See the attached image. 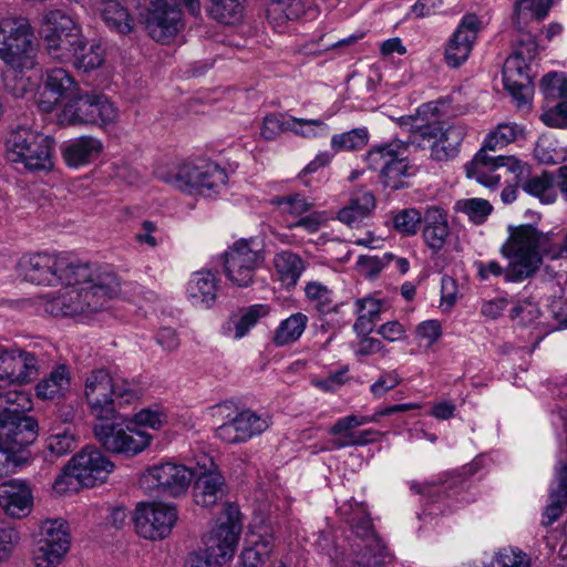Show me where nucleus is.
I'll return each mask as SVG.
<instances>
[{
  "label": "nucleus",
  "instance_id": "e433bc0d",
  "mask_svg": "<svg viewBox=\"0 0 567 567\" xmlns=\"http://www.w3.org/2000/svg\"><path fill=\"white\" fill-rule=\"evenodd\" d=\"M355 306L358 319L353 324V330L358 336H368L380 320L381 303L373 298H362L355 301Z\"/></svg>",
  "mask_w": 567,
  "mask_h": 567
},
{
  "label": "nucleus",
  "instance_id": "a211bd4d",
  "mask_svg": "<svg viewBox=\"0 0 567 567\" xmlns=\"http://www.w3.org/2000/svg\"><path fill=\"white\" fill-rule=\"evenodd\" d=\"M148 35L161 43H169L184 28L183 12L177 0H152L145 18Z\"/></svg>",
  "mask_w": 567,
  "mask_h": 567
},
{
  "label": "nucleus",
  "instance_id": "de8ad7c7",
  "mask_svg": "<svg viewBox=\"0 0 567 567\" xmlns=\"http://www.w3.org/2000/svg\"><path fill=\"white\" fill-rule=\"evenodd\" d=\"M369 143V131L367 127H357L348 132L334 134L330 145L336 152H351L362 150Z\"/></svg>",
  "mask_w": 567,
  "mask_h": 567
},
{
  "label": "nucleus",
  "instance_id": "20e7f679",
  "mask_svg": "<svg viewBox=\"0 0 567 567\" xmlns=\"http://www.w3.org/2000/svg\"><path fill=\"white\" fill-rule=\"evenodd\" d=\"M18 270L25 281L43 286L73 284L90 278V266L80 264L66 254L39 252L22 257Z\"/></svg>",
  "mask_w": 567,
  "mask_h": 567
},
{
  "label": "nucleus",
  "instance_id": "412c9836",
  "mask_svg": "<svg viewBox=\"0 0 567 567\" xmlns=\"http://www.w3.org/2000/svg\"><path fill=\"white\" fill-rule=\"evenodd\" d=\"M483 25L476 13L463 16L445 47L444 60L449 66L456 69L468 59Z\"/></svg>",
  "mask_w": 567,
  "mask_h": 567
},
{
  "label": "nucleus",
  "instance_id": "2eb2a0df",
  "mask_svg": "<svg viewBox=\"0 0 567 567\" xmlns=\"http://www.w3.org/2000/svg\"><path fill=\"white\" fill-rule=\"evenodd\" d=\"M536 51L535 41L528 39L527 44L511 54L503 66L504 86L519 105L528 102L533 79L528 63L535 58Z\"/></svg>",
  "mask_w": 567,
  "mask_h": 567
},
{
  "label": "nucleus",
  "instance_id": "72a5a7b5",
  "mask_svg": "<svg viewBox=\"0 0 567 567\" xmlns=\"http://www.w3.org/2000/svg\"><path fill=\"white\" fill-rule=\"evenodd\" d=\"M406 147H401L399 154L393 156V161L386 162L385 167L380 173V181L384 188L398 190L408 187L404 178L412 175L411 166L404 156Z\"/></svg>",
  "mask_w": 567,
  "mask_h": 567
},
{
  "label": "nucleus",
  "instance_id": "052dcab7",
  "mask_svg": "<svg viewBox=\"0 0 567 567\" xmlns=\"http://www.w3.org/2000/svg\"><path fill=\"white\" fill-rule=\"evenodd\" d=\"M540 89L547 100L567 99V74L547 73L540 80Z\"/></svg>",
  "mask_w": 567,
  "mask_h": 567
},
{
  "label": "nucleus",
  "instance_id": "cd10ccee",
  "mask_svg": "<svg viewBox=\"0 0 567 567\" xmlns=\"http://www.w3.org/2000/svg\"><path fill=\"white\" fill-rule=\"evenodd\" d=\"M218 280L209 270L193 272L187 286L186 295L194 306H200L206 309L212 308L217 299Z\"/></svg>",
  "mask_w": 567,
  "mask_h": 567
},
{
  "label": "nucleus",
  "instance_id": "e2e57ef3",
  "mask_svg": "<svg viewBox=\"0 0 567 567\" xmlns=\"http://www.w3.org/2000/svg\"><path fill=\"white\" fill-rule=\"evenodd\" d=\"M272 204L285 206L284 210L293 216H301L302 214L309 212L312 207V204L309 203L307 198L300 194L277 196L272 199Z\"/></svg>",
  "mask_w": 567,
  "mask_h": 567
},
{
  "label": "nucleus",
  "instance_id": "9b49d317",
  "mask_svg": "<svg viewBox=\"0 0 567 567\" xmlns=\"http://www.w3.org/2000/svg\"><path fill=\"white\" fill-rule=\"evenodd\" d=\"M42 34L48 54L63 63L72 59V50L82 43L83 38L80 25L59 9L43 17Z\"/></svg>",
  "mask_w": 567,
  "mask_h": 567
},
{
  "label": "nucleus",
  "instance_id": "7ed1b4c3",
  "mask_svg": "<svg viewBox=\"0 0 567 567\" xmlns=\"http://www.w3.org/2000/svg\"><path fill=\"white\" fill-rule=\"evenodd\" d=\"M507 231L508 237L499 249L508 260L506 281L520 282L533 277L540 268L550 237L532 224L509 225Z\"/></svg>",
  "mask_w": 567,
  "mask_h": 567
},
{
  "label": "nucleus",
  "instance_id": "9d476101",
  "mask_svg": "<svg viewBox=\"0 0 567 567\" xmlns=\"http://www.w3.org/2000/svg\"><path fill=\"white\" fill-rule=\"evenodd\" d=\"M227 522L218 524L203 539L204 548L194 554L190 563L202 567H214L227 563L235 554L240 527L233 522L231 516L239 513L238 508L228 504L225 508Z\"/></svg>",
  "mask_w": 567,
  "mask_h": 567
},
{
  "label": "nucleus",
  "instance_id": "603ef678",
  "mask_svg": "<svg viewBox=\"0 0 567 567\" xmlns=\"http://www.w3.org/2000/svg\"><path fill=\"white\" fill-rule=\"evenodd\" d=\"M38 542H45L51 546L61 545L70 547V534L68 523L63 519H48L41 524L40 538Z\"/></svg>",
  "mask_w": 567,
  "mask_h": 567
},
{
  "label": "nucleus",
  "instance_id": "423d86ee",
  "mask_svg": "<svg viewBox=\"0 0 567 567\" xmlns=\"http://www.w3.org/2000/svg\"><path fill=\"white\" fill-rule=\"evenodd\" d=\"M34 34L27 18H6L0 21V60L20 72L35 65Z\"/></svg>",
  "mask_w": 567,
  "mask_h": 567
},
{
  "label": "nucleus",
  "instance_id": "f03ea898",
  "mask_svg": "<svg viewBox=\"0 0 567 567\" xmlns=\"http://www.w3.org/2000/svg\"><path fill=\"white\" fill-rule=\"evenodd\" d=\"M339 517L349 526L342 545L334 550L336 567H380L384 564V548L374 532L364 506L346 502L338 508Z\"/></svg>",
  "mask_w": 567,
  "mask_h": 567
},
{
  "label": "nucleus",
  "instance_id": "aec40b11",
  "mask_svg": "<svg viewBox=\"0 0 567 567\" xmlns=\"http://www.w3.org/2000/svg\"><path fill=\"white\" fill-rule=\"evenodd\" d=\"M194 472L182 464L172 462L159 463L147 470L142 477L146 488H154L168 496H179L186 493Z\"/></svg>",
  "mask_w": 567,
  "mask_h": 567
},
{
  "label": "nucleus",
  "instance_id": "338daca9",
  "mask_svg": "<svg viewBox=\"0 0 567 567\" xmlns=\"http://www.w3.org/2000/svg\"><path fill=\"white\" fill-rule=\"evenodd\" d=\"M324 221L326 218L323 213L313 212L305 217L299 218L297 221L289 224L288 227L290 229L300 227L307 230L309 234H315L320 229Z\"/></svg>",
  "mask_w": 567,
  "mask_h": 567
},
{
  "label": "nucleus",
  "instance_id": "13d9d810",
  "mask_svg": "<svg viewBox=\"0 0 567 567\" xmlns=\"http://www.w3.org/2000/svg\"><path fill=\"white\" fill-rule=\"evenodd\" d=\"M305 292L320 313H328L333 309L332 292L327 286L311 281L305 287Z\"/></svg>",
  "mask_w": 567,
  "mask_h": 567
},
{
  "label": "nucleus",
  "instance_id": "f257e3e1",
  "mask_svg": "<svg viewBox=\"0 0 567 567\" xmlns=\"http://www.w3.org/2000/svg\"><path fill=\"white\" fill-rule=\"evenodd\" d=\"M56 295L48 293L40 298V306L52 317H75L101 311L120 291V282L112 271L93 269L90 278L73 284Z\"/></svg>",
  "mask_w": 567,
  "mask_h": 567
},
{
  "label": "nucleus",
  "instance_id": "bf43d9fd",
  "mask_svg": "<svg viewBox=\"0 0 567 567\" xmlns=\"http://www.w3.org/2000/svg\"><path fill=\"white\" fill-rule=\"evenodd\" d=\"M375 416H363L351 414L339 419L328 431L330 435L339 436L336 440H350L353 430L370 422H375Z\"/></svg>",
  "mask_w": 567,
  "mask_h": 567
},
{
  "label": "nucleus",
  "instance_id": "58836bf2",
  "mask_svg": "<svg viewBox=\"0 0 567 567\" xmlns=\"http://www.w3.org/2000/svg\"><path fill=\"white\" fill-rule=\"evenodd\" d=\"M102 17L110 29L121 34H127L133 31L134 19L117 0H106L104 2Z\"/></svg>",
  "mask_w": 567,
  "mask_h": 567
},
{
  "label": "nucleus",
  "instance_id": "6e6d98bb",
  "mask_svg": "<svg viewBox=\"0 0 567 567\" xmlns=\"http://www.w3.org/2000/svg\"><path fill=\"white\" fill-rule=\"evenodd\" d=\"M268 305H252L243 310L240 318L235 322V338L241 339L256 323L269 315Z\"/></svg>",
  "mask_w": 567,
  "mask_h": 567
},
{
  "label": "nucleus",
  "instance_id": "3c124183",
  "mask_svg": "<svg viewBox=\"0 0 567 567\" xmlns=\"http://www.w3.org/2000/svg\"><path fill=\"white\" fill-rule=\"evenodd\" d=\"M555 177L551 173L543 172L539 176H533L522 184V188L529 195L538 197L543 203L550 204L556 196L553 192Z\"/></svg>",
  "mask_w": 567,
  "mask_h": 567
},
{
  "label": "nucleus",
  "instance_id": "a18cd8bd",
  "mask_svg": "<svg viewBox=\"0 0 567 567\" xmlns=\"http://www.w3.org/2000/svg\"><path fill=\"white\" fill-rule=\"evenodd\" d=\"M401 147H404L403 141L394 138L370 148L364 155V161L370 169L381 173L386 162L393 161V156L399 154Z\"/></svg>",
  "mask_w": 567,
  "mask_h": 567
},
{
  "label": "nucleus",
  "instance_id": "473e14b6",
  "mask_svg": "<svg viewBox=\"0 0 567 567\" xmlns=\"http://www.w3.org/2000/svg\"><path fill=\"white\" fill-rule=\"evenodd\" d=\"M465 136V130L461 125L447 126L437 141L430 145L431 157L437 162L454 158L460 152V145Z\"/></svg>",
  "mask_w": 567,
  "mask_h": 567
},
{
  "label": "nucleus",
  "instance_id": "0eeeda50",
  "mask_svg": "<svg viewBox=\"0 0 567 567\" xmlns=\"http://www.w3.org/2000/svg\"><path fill=\"white\" fill-rule=\"evenodd\" d=\"M7 158L20 163L31 172L48 171L53 166V138L25 126L12 130L6 141Z\"/></svg>",
  "mask_w": 567,
  "mask_h": 567
},
{
  "label": "nucleus",
  "instance_id": "c85d7f7f",
  "mask_svg": "<svg viewBox=\"0 0 567 567\" xmlns=\"http://www.w3.org/2000/svg\"><path fill=\"white\" fill-rule=\"evenodd\" d=\"M102 150L103 144L100 140L92 136H81L64 147L63 157L70 167H79L96 159Z\"/></svg>",
  "mask_w": 567,
  "mask_h": 567
},
{
  "label": "nucleus",
  "instance_id": "c9c22d12",
  "mask_svg": "<svg viewBox=\"0 0 567 567\" xmlns=\"http://www.w3.org/2000/svg\"><path fill=\"white\" fill-rule=\"evenodd\" d=\"M553 0H514L513 23L518 31H523L528 18L544 19Z\"/></svg>",
  "mask_w": 567,
  "mask_h": 567
},
{
  "label": "nucleus",
  "instance_id": "774afa93",
  "mask_svg": "<svg viewBox=\"0 0 567 567\" xmlns=\"http://www.w3.org/2000/svg\"><path fill=\"white\" fill-rule=\"evenodd\" d=\"M492 567H529V564L520 554L504 550L497 554Z\"/></svg>",
  "mask_w": 567,
  "mask_h": 567
},
{
  "label": "nucleus",
  "instance_id": "6ab92c4d",
  "mask_svg": "<svg viewBox=\"0 0 567 567\" xmlns=\"http://www.w3.org/2000/svg\"><path fill=\"white\" fill-rule=\"evenodd\" d=\"M176 519L175 506L164 503H141L133 518L136 533L151 540L165 538Z\"/></svg>",
  "mask_w": 567,
  "mask_h": 567
},
{
  "label": "nucleus",
  "instance_id": "2f4dec72",
  "mask_svg": "<svg viewBox=\"0 0 567 567\" xmlns=\"http://www.w3.org/2000/svg\"><path fill=\"white\" fill-rule=\"evenodd\" d=\"M71 384V375L65 364L58 365L35 386V394L42 400H54L65 395Z\"/></svg>",
  "mask_w": 567,
  "mask_h": 567
},
{
  "label": "nucleus",
  "instance_id": "4468645a",
  "mask_svg": "<svg viewBox=\"0 0 567 567\" xmlns=\"http://www.w3.org/2000/svg\"><path fill=\"white\" fill-rule=\"evenodd\" d=\"M488 152L482 147L472 161L464 165L467 178L485 187L495 188L506 173L517 178L524 175L527 164L523 161L512 155H489Z\"/></svg>",
  "mask_w": 567,
  "mask_h": 567
},
{
  "label": "nucleus",
  "instance_id": "680f3d73",
  "mask_svg": "<svg viewBox=\"0 0 567 567\" xmlns=\"http://www.w3.org/2000/svg\"><path fill=\"white\" fill-rule=\"evenodd\" d=\"M301 12V4L297 0H271L267 10L268 18L275 20H296Z\"/></svg>",
  "mask_w": 567,
  "mask_h": 567
},
{
  "label": "nucleus",
  "instance_id": "864d4df0",
  "mask_svg": "<svg viewBox=\"0 0 567 567\" xmlns=\"http://www.w3.org/2000/svg\"><path fill=\"white\" fill-rule=\"evenodd\" d=\"M423 214L416 208H404L392 217L393 229L402 236H414L419 233Z\"/></svg>",
  "mask_w": 567,
  "mask_h": 567
},
{
  "label": "nucleus",
  "instance_id": "4be33fe9",
  "mask_svg": "<svg viewBox=\"0 0 567 567\" xmlns=\"http://www.w3.org/2000/svg\"><path fill=\"white\" fill-rule=\"evenodd\" d=\"M269 425L270 417L268 415H259L251 410H244L218 426L216 436L228 444H239L260 435Z\"/></svg>",
  "mask_w": 567,
  "mask_h": 567
},
{
  "label": "nucleus",
  "instance_id": "a878e982",
  "mask_svg": "<svg viewBox=\"0 0 567 567\" xmlns=\"http://www.w3.org/2000/svg\"><path fill=\"white\" fill-rule=\"evenodd\" d=\"M32 505V493L27 482L10 480L0 484V506L12 517H22Z\"/></svg>",
  "mask_w": 567,
  "mask_h": 567
},
{
  "label": "nucleus",
  "instance_id": "b1692460",
  "mask_svg": "<svg viewBox=\"0 0 567 567\" xmlns=\"http://www.w3.org/2000/svg\"><path fill=\"white\" fill-rule=\"evenodd\" d=\"M43 87L38 106L44 113L52 112L61 100L68 101L78 91V84L73 76L62 68L47 71Z\"/></svg>",
  "mask_w": 567,
  "mask_h": 567
},
{
  "label": "nucleus",
  "instance_id": "8fccbe9b",
  "mask_svg": "<svg viewBox=\"0 0 567 567\" xmlns=\"http://www.w3.org/2000/svg\"><path fill=\"white\" fill-rule=\"evenodd\" d=\"M16 383H28L39 373V360L33 352L12 350Z\"/></svg>",
  "mask_w": 567,
  "mask_h": 567
},
{
  "label": "nucleus",
  "instance_id": "49530a36",
  "mask_svg": "<svg viewBox=\"0 0 567 567\" xmlns=\"http://www.w3.org/2000/svg\"><path fill=\"white\" fill-rule=\"evenodd\" d=\"M209 16L224 24H236L243 19L244 7L240 0H210Z\"/></svg>",
  "mask_w": 567,
  "mask_h": 567
},
{
  "label": "nucleus",
  "instance_id": "dca6fc26",
  "mask_svg": "<svg viewBox=\"0 0 567 567\" xmlns=\"http://www.w3.org/2000/svg\"><path fill=\"white\" fill-rule=\"evenodd\" d=\"M38 431V422L32 416H2L0 445L17 457V464H25L31 455L28 447L35 441Z\"/></svg>",
  "mask_w": 567,
  "mask_h": 567
},
{
  "label": "nucleus",
  "instance_id": "4d7b16f0",
  "mask_svg": "<svg viewBox=\"0 0 567 567\" xmlns=\"http://www.w3.org/2000/svg\"><path fill=\"white\" fill-rule=\"evenodd\" d=\"M69 550L68 547L51 546L45 542H37V547L33 550V560L35 567H55L59 565Z\"/></svg>",
  "mask_w": 567,
  "mask_h": 567
},
{
  "label": "nucleus",
  "instance_id": "5fc2aeb1",
  "mask_svg": "<svg viewBox=\"0 0 567 567\" xmlns=\"http://www.w3.org/2000/svg\"><path fill=\"white\" fill-rule=\"evenodd\" d=\"M454 209L465 214L474 224L482 225L493 212V206L483 198H467L457 200Z\"/></svg>",
  "mask_w": 567,
  "mask_h": 567
},
{
  "label": "nucleus",
  "instance_id": "69168bd1",
  "mask_svg": "<svg viewBox=\"0 0 567 567\" xmlns=\"http://www.w3.org/2000/svg\"><path fill=\"white\" fill-rule=\"evenodd\" d=\"M401 378L395 371L384 372L379 379L370 386V391L374 396H382L388 391L398 386Z\"/></svg>",
  "mask_w": 567,
  "mask_h": 567
},
{
  "label": "nucleus",
  "instance_id": "ea45409f",
  "mask_svg": "<svg viewBox=\"0 0 567 567\" xmlns=\"http://www.w3.org/2000/svg\"><path fill=\"white\" fill-rule=\"evenodd\" d=\"M308 323V318L301 312H297L282 320L276 329L272 342L277 347H284L299 340Z\"/></svg>",
  "mask_w": 567,
  "mask_h": 567
},
{
  "label": "nucleus",
  "instance_id": "bb28decb",
  "mask_svg": "<svg viewBox=\"0 0 567 567\" xmlns=\"http://www.w3.org/2000/svg\"><path fill=\"white\" fill-rule=\"evenodd\" d=\"M422 224L424 243L432 251H440L450 235L447 213L439 206L427 207L423 213Z\"/></svg>",
  "mask_w": 567,
  "mask_h": 567
},
{
  "label": "nucleus",
  "instance_id": "4c0bfd02",
  "mask_svg": "<svg viewBox=\"0 0 567 567\" xmlns=\"http://www.w3.org/2000/svg\"><path fill=\"white\" fill-rule=\"evenodd\" d=\"M51 434L45 441V446L51 454L62 456L73 451L78 445V434L75 426L69 424L66 426H52Z\"/></svg>",
  "mask_w": 567,
  "mask_h": 567
},
{
  "label": "nucleus",
  "instance_id": "ddd939ff",
  "mask_svg": "<svg viewBox=\"0 0 567 567\" xmlns=\"http://www.w3.org/2000/svg\"><path fill=\"white\" fill-rule=\"evenodd\" d=\"M166 181L181 192L209 196L226 184L227 174L216 163H185Z\"/></svg>",
  "mask_w": 567,
  "mask_h": 567
},
{
  "label": "nucleus",
  "instance_id": "1a4fd4ad",
  "mask_svg": "<svg viewBox=\"0 0 567 567\" xmlns=\"http://www.w3.org/2000/svg\"><path fill=\"white\" fill-rule=\"evenodd\" d=\"M118 117L117 109L109 99L95 93H75L64 104L59 121L66 125H113Z\"/></svg>",
  "mask_w": 567,
  "mask_h": 567
},
{
  "label": "nucleus",
  "instance_id": "c03bdc74",
  "mask_svg": "<svg viewBox=\"0 0 567 567\" xmlns=\"http://www.w3.org/2000/svg\"><path fill=\"white\" fill-rule=\"evenodd\" d=\"M32 408L30 395L20 390L0 391V417L27 416L24 413Z\"/></svg>",
  "mask_w": 567,
  "mask_h": 567
},
{
  "label": "nucleus",
  "instance_id": "79ce46f5",
  "mask_svg": "<svg viewBox=\"0 0 567 567\" xmlns=\"http://www.w3.org/2000/svg\"><path fill=\"white\" fill-rule=\"evenodd\" d=\"M103 61L104 56L101 45L96 43L89 44L83 37L82 43H79L72 50V59L69 62H72L76 69L89 72L100 68Z\"/></svg>",
  "mask_w": 567,
  "mask_h": 567
},
{
  "label": "nucleus",
  "instance_id": "6e6552de",
  "mask_svg": "<svg viewBox=\"0 0 567 567\" xmlns=\"http://www.w3.org/2000/svg\"><path fill=\"white\" fill-rule=\"evenodd\" d=\"M100 445L113 454L135 456L147 449L153 436L133 421L123 419L116 412L112 421H97L93 426Z\"/></svg>",
  "mask_w": 567,
  "mask_h": 567
},
{
  "label": "nucleus",
  "instance_id": "393cba45",
  "mask_svg": "<svg viewBox=\"0 0 567 567\" xmlns=\"http://www.w3.org/2000/svg\"><path fill=\"white\" fill-rule=\"evenodd\" d=\"M205 462H208V466L204 464L194 473L193 495L197 505L210 507L223 498L225 480L210 458H205Z\"/></svg>",
  "mask_w": 567,
  "mask_h": 567
},
{
  "label": "nucleus",
  "instance_id": "5701e85b",
  "mask_svg": "<svg viewBox=\"0 0 567 567\" xmlns=\"http://www.w3.org/2000/svg\"><path fill=\"white\" fill-rule=\"evenodd\" d=\"M437 107L427 103L417 109L416 117H401V125H411L410 134L406 141H403L404 147L410 145L416 148H424L426 143L433 144L443 134L442 122L436 117Z\"/></svg>",
  "mask_w": 567,
  "mask_h": 567
},
{
  "label": "nucleus",
  "instance_id": "0e129e2a",
  "mask_svg": "<svg viewBox=\"0 0 567 567\" xmlns=\"http://www.w3.org/2000/svg\"><path fill=\"white\" fill-rule=\"evenodd\" d=\"M117 398L125 403H132L138 398V385L134 380L122 377L113 378V399Z\"/></svg>",
  "mask_w": 567,
  "mask_h": 567
},
{
  "label": "nucleus",
  "instance_id": "f3484780",
  "mask_svg": "<svg viewBox=\"0 0 567 567\" xmlns=\"http://www.w3.org/2000/svg\"><path fill=\"white\" fill-rule=\"evenodd\" d=\"M84 398L96 421H112L116 416L113 399V377L105 368L92 370L85 378Z\"/></svg>",
  "mask_w": 567,
  "mask_h": 567
},
{
  "label": "nucleus",
  "instance_id": "7c9ffc66",
  "mask_svg": "<svg viewBox=\"0 0 567 567\" xmlns=\"http://www.w3.org/2000/svg\"><path fill=\"white\" fill-rule=\"evenodd\" d=\"M375 207V198L369 190L354 193L347 206L338 212V219L348 225L355 226L360 224Z\"/></svg>",
  "mask_w": 567,
  "mask_h": 567
},
{
  "label": "nucleus",
  "instance_id": "f8f14e48",
  "mask_svg": "<svg viewBox=\"0 0 567 567\" xmlns=\"http://www.w3.org/2000/svg\"><path fill=\"white\" fill-rule=\"evenodd\" d=\"M264 261V250L254 238L238 239L224 252L225 276L234 286L247 288Z\"/></svg>",
  "mask_w": 567,
  "mask_h": 567
},
{
  "label": "nucleus",
  "instance_id": "f704fd0d",
  "mask_svg": "<svg viewBox=\"0 0 567 567\" xmlns=\"http://www.w3.org/2000/svg\"><path fill=\"white\" fill-rule=\"evenodd\" d=\"M293 124L316 125L322 130L326 128V123L322 120H306L290 116L285 120L282 115L270 114L264 118L260 134L265 140L271 141L279 136L284 131L293 130Z\"/></svg>",
  "mask_w": 567,
  "mask_h": 567
},
{
  "label": "nucleus",
  "instance_id": "39448f33",
  "mask_svg": "<svg viewBox=\"0 0 567 567\" xmlns=\"http://www.w3.org/2000/svg\"><path fill=\"white\" fill-rule=\"evenodd\" d=\"M113 468L114 464L99 449L86 446L71 458L53 487L59 494L76 492L79 486L93 487L103 483Z\"/></svg>",
  "mask_w": 567,
  "mask_h": 567
},
{
  "label": "nucleus",
  "instance_id": "09e8293b",
  "mask_svg": "<svg viewBox=\"0 0 567 567\" xmlns=\"http://www.w3.org/2000/svg\"><path fill=\"white\" fill-rule=\"evenodd\" d=\"M523 134L524 130L516 123H502L497 125L494 132L487 135L482 147L491 152H496L509 143H513Z\"/></svg>",
  "mask_w": 567,
  "mask_h": 567
},
{
  "label": "nucleus",
  "instance_id": "37998d69",
  "mask_svg": "<svg viewBox=\"0 0 567 567\" xmlns=\"http://www.w3.org/2000/svg\"><path fill=\"white\" fill-rule=\"evenodd\" d=\"M274 546L271 535L260 536L241 551L243 567H262L270 559Z\"/></svg>",
  "mask_w": 567,
  "mask_h": 567
},
{
  "label": "nucleus",
  "instance_id": "c756f323",
  "mask_svg": "<svg viewBox=\"0 0 567 567\" xmlns=\"http://www.w3.org/2000/svg\"><path fill=\"white\" fill-rule=\"evenodd\" d=\"M555 486L549 493V504L545 507L542 525H553L563 514L567 506V465L560 464L556 471Z\"/></svg>",
  "mask_w": 567,
  "mask_h": 567
},
{
  "label": "nucleus",
  "instance_id": "a19ab883",
  "mask_svg": "<svg viewBox=\"0 0 567 567\" xmlns=\"http://www.w3.org/2000/svg\"><path fill=\"white\" fill-rule=\"evenodd\" d=\"M274 266L286 286H295L305 269L302 259L291 251L277 254L274 258Z\"/></svg>",
  "mask_w": 567,
  "mask_h": 567
}]
</instances>
